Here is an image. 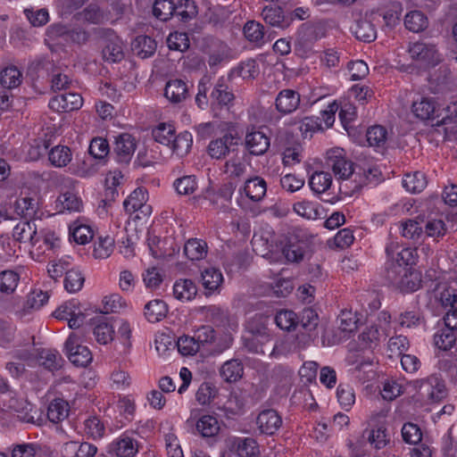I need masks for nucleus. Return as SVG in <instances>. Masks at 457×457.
<instances>
[{"mask_svg":"<svg viewBox=\"0 0 457 457\" xmlns=\"http://www.w3.org/2000/svg\"><path fill=\"white\" fill-rule=\"evenodd\" d=\"M256 424L262 434L271 436L281 427L282 419L275 410H263L257 416Z\"/></svg>","mask_w":457,"mask_h":457,"instance_id":"16","label":"nucleus"},{"mask_svg":"<svg viewBox=\"0 0 457 457\" xmlns=\"http://www.w3.org/2000/svg\"><path fill=\"white\" fill-rule=\"evenodd\" d=\"M193 144V137L191 133L184 131L179 135H174L173 140L170 145V149L178 155L183 156L187 154Z\"/></svg>","mask_w":457,"mask_h":457,"instance_id":"48","label":"nucleus"},{"mask_svg":"<svg viewBox=\"0 0 457 457\" xmlns=\"http://www.w3.org/2000/svg\"><path fill=\"white\" fill-rule=\"evenodd\" d=\"M229 52L230 49L225 43L220 40L214 41L208 53L209 66L214 67L221 63L228 58Z\"/></svg>","mask_w":457,"mask_h":457,"instance_id":"42","label":"nucleus"},{"mask_svg":"<svg viewBox=\"0 0 457 457\" xmlns=\"http://www.w3.org/2000/svg\"><path fill=\"white\" fill-rule=\"evenodd\" d=\"M9 408L12 409L18 418L25 422H34V416L30 414L32 411V404L24 399L11 398L9 401Z\"/></svg>","mask_w":457,"mask_h":457,"instance_id":"49","label":"nucleus"},{"mask_svg":"<svg viewBox=\"0 0 457 457\" xmlns=\"http://www.w3.org/2000/svg\"><path fill=\"white\" fill-rule=\"evenodd\" d=\"M49 299L47 292L42 290H33L27 295V299L23 303L21 311L17 312L21 317L27 312L40 309Z\"/></svg>","mask_w":457,"mask_h":457,"instance_id":"29","label":"nucleus"},{"mask_svg":"<svg viewBox=\"0 0 457 457\" xmlns=\"http://www.w3.org/2000/svg\"><path fill=\"white\" fill-rule=\"evenodd\" d=\"M319 324V315L317 312L312 308H305L302 311L298 317V325L305 331L312 332L315 330Z\"/></svg>","mask_w":457,"mask_h":457,"instance_id":"61","label":"nucleus"},{"mask_svg":"<svg viewBox=\"0 0 457 457\" xmlns=\"http://www.w3.org/2000/svg\"><path fill=\"white\" fill-rule=\"evenodd\" d=\"M136 138L129 133H121L115 137L113 145V155L117 162L120 164H129L137 149Z\"/></svg>","mask_w":457,"mask_h":457,"instance_id":"6","label":"nucleus"},{"mask_svg":"<svg viewBox=\"0 0 457 457\" xmlns=\"http://www.w3.org/2000/svg\"><path fill=\"white\" fill-rule=\"evenodd\" d=\"M428 18L420 11H412L405 15L404 25L410 31L420 32L428 27Z\"/></svg>","mask_w":457,"mask_h":457,"instance_id":"47","label":"nucleus"},{"mask_svg":"<svg viewBox=\"0 0 457 457\" xmlns=\"http://www.w3.org/2000/svg\"><path fill=\"white\" fill-rule=\"evenodd\" d=\"M211 321L216 326L229 327L233 328L236 323L232 320L228 312L218 306H211L208 310Z\"/></svg>","mask_w":457,"mask_h":457,"instance_id":"56","label":"nucleus"},{"mask_svg":"<svg viewBox=\"0 0 457 457\" xmlns=\"http://www.w3.org/2000/svg\"><path fill=\"white\" fill-rule=\"evenodd\" d=\"M349 364L353 365L355 372L363 371L366 375L364 379H370L374 375L373 370V359L370 356H364L361 354H353L348 357Z\"/></svg>","mask_w":457,"mask_h":457,"instance_id":"35","label":"nucleus"},{"mask_svg":"<svg viewBox=\"0 0 457 457\" xmlns=\"http://www.w3.org/2000/svg\"><path fill=\"white\" fill-rule=\"evenodd\" d=\"M213 341L207 351L211 355H219L232 346L234 337L230 333H223L220 336L216 334Z\"/></svg>","mask_w":457,"mask_h":457,"instance_id":"57","label":"nucleus"},{"mask_svg":"<svg viewBox=\"0 0 457 457\" xmlns=\"http://www.w3.org/2000/svg\"><path fill=\"white\" fill-rule=\"evenodd\" d=\"M93 333L99 344L106 345L113 339V327L105 321L104 317H100L93 323Z\"/></svg>","mask_w":457,"mask_h":457,"instance_id":"39","label":"nucleus"},{"mask_svg":"<svg viewBox=\"0 0 457 457\" xmlns=\"http://www.w3.org/2000/svg\"><path fill=\"white\" fill-rule=\"evenodd\" d=\"M321 28L313 24L303 23L297 30L295 53L302 58H306L313 52L315 42L321 37Z\"/></svg>","mask_w":457,"mask_h":457,"instance_id":"3","label":"nucleus"},{"mask_svg":"<svg viewBox=\"0 0 457 457\" xmlns=\"http://www.w3.org/2000/svg\"><path fill=\"white\" fill-rule=\"evenodd\" d=\"M153 15L161 21H167L175 15L176 2L174 0H155L153 4Z\"/></svg>","mask_w":457,"mask_h":457,"instance_id":"36","label":"nucleus"},{"mask_svg":"<svg viewBox=\"0 0 457 457\" xmlns=\"http://www.w3.org/2000/svg\"><path fill=\"white\" fill-rule=\"evenodd\" d=\"M173 187L176 192L181 195H188L194 194L197 189L196 178L194 175H187L177 179Z\"/></svg>","mask_w":457,"mask_h":457,"instance_id":"58","label":"nucleus"},{"mask_svg":"<svg viewBox=\"0 0 457 457\" xmlns=\"http://www.w3.org/2000/svg\"><path fill=\"white\" fill-rule=\"evenodd\" d=\"M222 282L223 276L219 269L208 267L201 271V283L205 290V295L217 292Z\"/></svg>","mask_w":457,"mask_h":457,"instance_id":"20","label":"nucleus"},{"mask_svg":"<svg viewBox=\"0 0 457 457\" xmlns=\"http://www.w3.org/2000/svg\"><path fill=\"white\" fill-rule=\"evenodd\" d=\"M215 329L211 326H201L195 331V340L200 350H209V346L214 342Z\"/></svg>","mask_w":457,"mask_h":457,"instance_id":"60","label":"nucleus"},{"mask_svg":"<svg viewBox=\"0 0 457 457\" xmlns=\"http://www.w3.org/2000/svg\"><path fill=\"white\" fill-rule=\"evenodd\" d=\"M167 44L170 50L185 52L189 48L190 42L186 32L175 31L169 35Z\"/></svg>","mask_w":457,"mask_h":457,"instance_id":"63","label":"nucleus"},{"mask_svg":"<svg viewBox=\"0 0 457 457\" xmlns=\"http://www.w3.org/2000/svg\"><path fill=\"white\" fill-rule=\"evenodd\" d=\"M174 296L180 301H191L197 294V287L191 279H179L173 286Z\"/></svg>","mask_w":457,"mask_h":457,"instance_id":"30","label":"nucleus"},{"mask_svg":"<svg viewBox=\"0 0 457 457\" xmlns=\"http://www.w3.org/2000/svg\"><path fill=\"white\" fill-rule=\"evenodd\" d=\"M307 248L304 242L289 240L282 248V253L288 262L299 263L303 260Z\"/></svg>","mask_w":457,"mask_h":457,"instance_id":"27","label":"nucleus"},{"mask_svg":"<svg viewBox=\"0 0 457 457\" xmlns=\"http://www.w3.org/2000/svg\"><path fill=\"white\" fill-rule=\"evenodd\" d=\"M235 71H229L227 76H220L213 85L210 84L208 76L203 77L197 85V94L195 98V104L201 110L208 107L212 111L229 110L235 104L236 95L230 86Z\"/></svg>","mask_w":457,"mask_h":457,"instance_id":"1","label":"nucleus"},{"mask_svg":"<svg viewBox=\"0 0 457 457\" xmlns=\"http://www.w3.org/2000/svg\"><path fill=\"white\" fill-rule=\"evenodd\" d=\"M207 244L198 238L188 239L184 245V253L191 261L203 260L207 254Z\"/></svg>","mask_w":457,"mask_h":457,"instance_id":"31","label":"nucleus"},{"mask_svg":"<svg viewBox=\"0 0 457 457\" xmlns=\"http://www.w3.org/2000/svg\"><path fill=\"white\" fill-rule=\"evenodd\" d=\"M407 268L402 267L395 261H387L385 267V278L388 283L397 287L401 278L406 274Z\"/></svg>","mask_w":457,"mask_h":457,"instance_id":"59","label":"nucleus"},{"mask_svg":"<svg viewBox=\"0 0 457 457\" xmlns=\"http://www.w3.org/2000/svg\"><path fill=\"white\" fill-rule=\"evenodd\" d=\"M423 223L424 217L421 216H418L415 219H407L403 220L401 222L402 236L410 240H420L424 235Z\"/></svg>","mask_w":457,"mask_h":457,"instance_id":"23","label":"nucleus"},{"mask_svg":"<svg viewBox=\"0 0 457 457\" xmlns=\"http://www.w3.org/2000/svg\"><path fill=\"white\" fill-rule=\"evenodd\" d=\"M114 238L109 235L99 236L94 243L93 255L96 259H106L114 250Z\"/></svg>","mask_w":457,"mask_h":457,"instance_id":"41","label":"nucleus"},{"mask_svg":"<svg viewBox=\"0 0 457 457\" xmlns=\"http://www.w3.org/2000/svg\"><path fill=\"white\" fill-rule=\"evenodd\" d=\"M196 430L203 437L218 435L220 428L218 420L212 415H204L196 422Z\"/></svg>","mask_w":457,"mask_h":457,"instance_id":"37","label":"nucleus"},{"mask_svg":"<svg viewBox=\"0 0 457 457\" xmlns=\"http://www.w3.org/2000/svg\"><path fill=\"white\" fill-rule=\"evenodd\" d=\"M326 164L334 175L342 180H347L353 174V163L347 160L343 148H332L327 152Z\"/></svg>","mask_w":457,"mask_h":457,"instance_id":"5","label":"nucleus"},{"mask_svg":"<svg viewBox=\"0 0 457 457\" xmlns=\"http://www.w3.org/2000/svg\"><path fill=\"white\" fill-rule=\"evenodd\" d=\"M22 81V73L16 66H8L0 73L1 85L8 89L17 87Z\"/></svg>","mask_w":457,"mask_h":457,"instance_id":"46","label":"nucleus"},{"mask_svg":"<svg viewBox=\"0 0 457 457\" xmlns=\"http://www.w3.org/2000/svg\"><path fill=\"white\" fill-rule=\"evenodd\" d=\"M356 38L363 42H372L377 37L376 26L371 21L361 19L356 21L355 24L351 28Z\"/></svg>","mask_w":457,"mask_h":457,"instance_id":"25","label":"nucleus"},{"mask_svg":"<svg viewBox=\"0 0 457 457\" xmlns=\"http://www.w3.org/2000/svg\"><path fill=\"white\" fill-rule=\"evenodd\" d=\"M367 142L370 146L385 149L387 142V129L381 125L370 127L366 132Z\"/></svg>","mask_w":457,"mask_h":457,"instance_id":"33","label":"nucleus"},{"mask_svg":"<svg viewBox=\"0 0 457 457\" xmlns=\"http://www.w3.org/2000/svg\"><path fill=\"white\" fill-rule=\"evenodd\" d=\"M235 445L239 457H255L259 454L258 444L253 438H238Z\"/></svg>","mask_w":457,"mask_h":457,"instance_id":"55","label":"nucleus"},{"mask_svg":"<svg viewBox=\"0 0 457 457\" xmlns=\"http://www.w3.org/2000/svg\"><path fill=\"white\" fill-rule=\"evenodd\" d=\"M148 198L147 192L142 187L135 189L124 201L123 206L127 212L133 213L144 207Z\"/></svg>","mask_w":457,"mask_h":457,"instance_id":"40","label":"nucleus"},{"mask_svg":"<svg viewBox=\"0 0 457 457\" xmlns=\"http://www.w3.org/2000/svg\"><path fill=\"white\" fill-rule=\"evenodd\" d=\"M427 183L425 174L420 171L407 173L403 179V187L413 194L423 191L427 187Z\"/></svg>","mask_w":457,"mask_h":457,"instance_id":"43","label":"nucleus"},{"mask_svg":"<svg viewBox=\"0 0 457 457\" xmlns=\"http://www.w3.org/2000/svg\"><path fill=\"white\" fill-rule=\"evenodd\" d=\"M380 175L381 173L376 167H370L368 170H363L362 173H355L354 179L353 181L345 182L341 186L349 189L345 190L344 194L353 195L354 193L360 191L364 186L378 184ZM340 190L342 191V187H340Z\"/></svg>","mask_w":457,"mask_h":457,"instance_id":"10","label":"nucleus"},{"mask_svg":"<svg viewBox=\"0 0 457 457\" xmlns=\"http://www.w3.org/2000/svg\"><path fill=\"white\" fill-rule=\"evenodd\" d=\"M238 145V137L228 132L221 137L212 140L207 147V152L212 159H225L231 152L232 147Z\"/></svg>","mask_w":457,"mask_h":457,"instance_id":"9","label":"nucleus"},{"mask_svg":"<svg viewBox=\"0 0 457 457\" xmlns=\"http://www.w3.org/2000/svg\"><path fill=\"white\" fill-rule=\"evenodd\" d=\"M243 190L250 200L259 202L266 195L267 183L264 179L256 176L245 181Z\"/></svg>","mask_w":457,"mask_h":457,"instance_id":"24","label":"nucleus"},{"mask_svg":"<svg viewBox=\"0 0 457 457\" xmlns=\"http://www.w3.org/2000/svg\"><path fill=\"white\" fill-rule=\"evenodd\" d=\"M68 403L62 399H54L47 408V418L53 423H58L68 417Z\"/></svg>","mask_w":457,"mask_h":457,"instance_id":"44","label":"nucleus"},{"mask_svg":"<svg viewBox=\"0 0 457 457\" xmlns=\"http://www.w3.org/2000/svg\"><path fill=\"white\" fill-rule=\"evenodd\" d=\"M367 439L375 449L379 450L390 443V435L384 426H378L368 432Z\"/></svg>","mask_w":457,"mask_h":457,"instance_id":"50","label":"nucleus"},{"mask_svg":"<svg viewBox=\"0 0 457 457\" xmlns=\"http://www.w3.org/2000/svg\"><path fill=\"white\" fill-rule=\"evenodd\" d=\"M408 52L412 60L427 66H435L440 62V55L433 44L418 41L410 44Z\"/></svg>","mask_w":457,"mask_h":457,"instance_id":"7","label":"nucleus"},{"mask_svg":"<svg viewBox=\"0 0 457 457\" xmlns=\"http://www.w3.org/2000/svg\"><path fill=\"white\" fill-rule=\"evenodd\" d=\"M65 450L75 451L73 457H95L97 453V447L88 442H83L78 447L76 442H68Z\"/></svg>","mask_w":457,"mask_h":457,"instance_id":"64","label":"nucleus"},{"mask_svg":"<svg viewBox=\"0 0 457 457\" xmlns=\"http://www.w3.org/2000/svg\"><path fill=\"white\" fill-rule=\"evenodd\" d=\"M411 112L421 120H434L442 115L440 106L430 97H422L420 101L413 102Z\"/></svg>","mask_w":457,"mask_h":457,"instance_id":"14","label":"nucleus"},{"mask_svg":"<svg viewBox=\"0 0 457 457\" xmlns=\"http://www.w3.org/2000/svg\"><path fill=\"white\" fill-rule=\"evenodd\" d=\"M244 145L251 155H263L270 148V138L263 131L252 128L245 136Z\"/></svg>","mask_w":457,"mask_h":457,"instance_id":"8","label":"nucleus"},{"mask_svg":"<svg viewBox=\"0 0 457 457\" xmlns=\"http://www.w3.org/2000/svg\"><path fill=\"white\" fill-rule=\"evenodd\" d=\"M414 387L420 397L431 403L440 402L447 396L445 381L436 375L415 380Z\"/></svg>","mask_w":457,"mask_h":457,"instance_id":"2","label":"nucleus"},{"mask_svg":"<svg viewBox=\"0 0 457 457\" xmlns=\"http://www.w3.org/2000/svg\"><path fill=\"white\" fill-rule=\"evenodd\" d=\"M446 230V225L442 220L433 219L426 220L424 219V235L434 238H439L445 235Z\"/></svg>","mask_w":457,"mask_h":457,"instance_id":"62","label":"nucleus"},{"mask_svg":"<svg viewBox=\"0 0 457 457\" xmlns=\"http://www.w3.org/2000/svg\"><path fill=\"white\" fill-rule=\"evenodd\" d=\"M103 58L109 62H120L125 54L123 51V43L118 37H113L105 40L102 50Z\"/></svg>","mask_w":457,"mask_h":457,"instance_id":"22","label":"nucleus"},{"mask_svg":"<svg viewBox=\"0 0 457 457\" xmlns=\"http://www.w3.org/2000/svg\"><path fill=\"white\" fill-rule=\"evenodd\" d=\"M456 330L448 327L439 328L434 335L435 345L443 351H448L453 348L456 342Z\"/></svg>","mask_w":457,"mask_h":457,"instance_id":"34","label":"nucleus"},{"mask_svg":"<svg viewBox=\"0 0 457 457\" xmlns=\"http://www.w3.org/2000/svg\"><path fill=\"white\" fill-rule=\"evenodd\" d=\"M332 185V176L327 171H315L309 179V186L315 194L328 191Z\"/></svg>","mask_w":457,"mask_h":457,"instance_id":"38","label":"nucleus"},{"mask_svg":"<svg viewBox=\"0 0 457 457\" xmlns=\"http://www.w3.org/2000/svg\"><path fill=\"white\" fill-rule=\"evenodd\" d=\"M277 326L286 331L295 329L298 326V316L289 310H280L275 316Z\"/></svg>","mask_w":457,"mask_h":457,"instance_id":"54","label":"nucleus"},{"mask_svg":"<svg viewBox=\"0 0 457 457\" xmlns=\"http://www.w3.org/2000/svg\"><path fill=\"white\" fill-rule=\"evenodd\" d=\"M300 104V94L290 88L279 91L275 99L276 110L283 114H290L294 112Z\"/></svg>","mask_w":457,"mask_h":457,"instance_id":"15","label":"nucleus"},{"mask_svg":"<svg viewBox=\"0 0 457 457\" xmlns=\"http://www.w3.org/2000/svg\"><path fill=\"white\" fill-rule=\"evenodd\" d=\"M69 229L71 236L77 244L85 245L93 239V230L87 225L75 221L70 225Z\"/></svg>","mask_w":457,"mask_h":457,"instance_id":"52","label":"nucleus"},{"mask_svg":"<svg viewBox=\"0 0 457 457\" xmlns=\"http://www.w3.org/2000/svg\"><path fill=\"white\" fill-rule=\"evenodd\" d=\"M175 128L172 124L162 122L152 130V136L155 142L170 146L175 135Z\"/></svg>","mask_w":457,"mask_h":457,"instance_id":"45","label":"nucleus"},{"mask_svg":"<svg viewBox=\"0 0 457 457\" xmlns=\"http://www.w3.org/2000/svg\"><path fill=\"white\" fill-rule=\"evenodd\" d=\"M39 360L41 365L50 371L58 370L62 368L63 359L56 350H43L40 353Z\"/></svg>","mask_w":457,"mask_h":457,"instance_id":"53","label":"nucleus"},{"mask_svg":"<svg viewBox=\"0 0 457 457\" xmlns=\"http://www.w3.org/2000/svg\"><path fill=\"white\" fill-rule=\"evenodd\" d=\"M83 104V98L77 93H63L52 97L49 107L57 112H69L79 110Z\"/></svg>","mask_w":457,"mask_h":457,"instance_id":"11","label":"nucleus"},{"mask_svg":"<svg viewBox=\"0 0 457 457\" xmlns=\"http://www.w3.org/2000/svg\"><path fill=\"white\" fill-rule=\"evenodd\" d=\"M156 47L155 40L146 35H139L131 42L132 53L141 59H146L154 55Z\"/></svg>","mask_w":457,"mask_h":457,"instance_id":"19","label":"nucleus"},{"mask_svg":"<svg viewBox=\"0 0 457 457\" xmlns=\"http://www.w3.org/2000/svg\"><path fill=\"white\" fill-rule=\"evenodd\" d=\"M79 336L72 332L67 338L64 348L70 361L77 367H87L93 360L87 346L80 344Z\"/></svg>","mask_w":457,"mask_h":457,"instance_id":"4","label":"nucleus"},{"mask_svg":"<svg viewBox=\"0 0 457 457\" xmlns=\"http://www.w3.org/2000/svg\"><path fill=\"white\" fill-rule=\"evenodd\" d=\"M12 237L21 243H29L32 246H37L39 242L38 232L35 222L24 220L19 222L12 231Z\"/></svg>","mask_w":457,"mask_h":457,"instance_id":"17","label":"nucleus"},{"mask_svg":"<svg viewBox=\"0 0 457 457\" xmlns=\"http://www.w3.org/2000/svg\"><path fill=\"white\" fill-rule=\"evenodd\" d=\"M133 431H125L111 444V449L118 457H134L138 452V444Z\"/></svg>","mask_w":457,"mask_h":457,"instance_id":"12","label":"nucleus"},{"mask_svg":"<svg viewBox=\"0 0 457 457\" xmlns=\"http://www.w3.org/2000/svg\"><path fill=\"white\" fill-rule=\"evenodd\" d=\"M398 323L401 327L414 328L426 325V318L420 306L417 304L412 309H407L401 312L398 318Z\"/></svg>","mask_w":457,"mask_h":457,"instance_id":"21","label":"nucleus"},{"mask_svg":"<svg viewBox=\"0 0 457 457\" xmlns=\"http://www.w3.org/2000/svg\"><path fill=\"white\" fill-rule=\"evenodd\" d=\"M47 154L51 165L56 168L66 167L72 160L71 150L67 145H57L52 147Z\"/></svg>","mask_w":457,"mask_h":457,"instance_id":"26","label":"nucleus"},{"mask_svg":"<svg viewBox=\"0 0 457 457\" xmlns=\"http://www.w3.org/2000/svg\"><path fill=\"white\" fill-rule=\"evenodd\" d=\"M244 374V365L238 359H231L222 364L220 369V377L227 382H236Z\"/></svg>","mask_w":457,"mask_h":457,"instance_id":"28","label":"nucleus"},{"mask_svg":"<svg viewBox=\"0 0 457 457\" xmlns=\"http://www.w3.org/2000/svg\"><path fill=\"white\" fill-rule=\"evenodd\" d=\"M261 15L264 22L273 28L286 29L292 23V16H287L280 6H265Z\"/></svg>","mask_w":457,"mask_h":457,"instance_id":"13","label":"nucleus"},{"mask_svg":"<svg viewBox=\"0 0 457 457\" xmlns=\"http://www.w3.org/2000/svg\"><path fill=\"white\" fill-rule=\"evenodd\" d=\"M164 96L173 104L181 103L189 97V87L182 79H170L166 83Z\"/></svg>","mask_w":457,"mask_h":457,"instance_id":"18","label":"nucleus"},{"mask_svg":"<svg viewBox=\"0 0 457 457\" xmlns=\"http://www.w3.org/2000/svg\"><path fill=\"white\" fill-rule=\"evenodd\" d=\"M168 306L160 299L148 302L145 306V316L149 322L155 323L166 317Z\"/></svg>","mask_w":457,"mask_h":457,"instance_id":"32","label":"nucleus"},{"mask_svg":"<svg viewBox=\"0 0 457 457\" xmlns=\"http://www.w3.org/2000/svg\"><path fill=\"white\" fill-rule=\"evenodd\" d=\"M84 282L85 277L82 272L79 269L71 268L66 272L63 284L69 293H76L82 288Z\"/></svg>","mask_w":457,"mask_h":457,"instance_id":"51","label":"nucleus"}]
</instances>
